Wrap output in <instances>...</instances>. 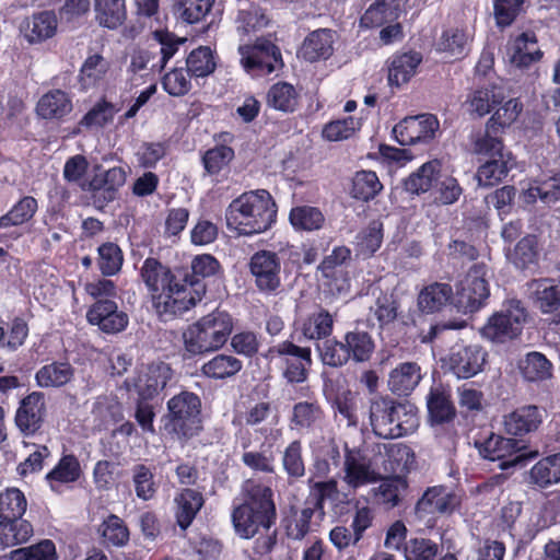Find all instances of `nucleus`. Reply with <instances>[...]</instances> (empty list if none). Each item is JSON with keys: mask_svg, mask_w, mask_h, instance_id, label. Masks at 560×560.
I'll return each mask as SVG.
<instances>
[{"mask_svg": "<svg viewBox=\"0 0 560 560\" xmlns=\"http://www.w3.org/2000/svg\"><path fill=\"white\" fill-rule=\"evenodd\" d=\"M27 500L19 488H7L0 492V518H23Z\"/></svg>", "mask_w": 560, "mask_h": 560, "instance_id": "61", "label": "nucleus"}, {"mask_svg": "<svg viewBox=\"0 0 560 560\" xmlns=\"http://www.w3.org/2000/svg\"><path fill=\"white\" fill-rule=\"evenodd\" d=\"M218 55L209 46H198L194 48L187 56L185 65L189 74L194 79H203L211 75L218 66Z\"/></svg>", "mask_w": 560, "mask_h": 560, "instance_id": "43", "label": "nucleus"}, {"mask_svg": "<svg viewBox=\"0 0 560 560\" xmlns=\"http://www.w3.org/2000/svg\"><path fill=\"white\" fill-rule=\"evenodd\" d=\"M266 103L276 110L293 113L299 106V93L291 83L279 81L269 88Z\"/></svg>", "mask_w": 560, "mask_h": 560, "instance_id": "46", "label": "nucleus"}, {"mask_svg": "<svg viewBox=\"0 0 560 560\" xmlns=\"http://www.w3.org/2000/svg\"><path fill=\"white\" fill-rule=\"evenodd\" d=\"M103 544L109 547H122L128 544L130 533L122 518L108 515L100 527Z\"/></svg>", "mask_w": 560, "mask_h": 560, "instance_id": "59", "label": "nucleus"}, {"mask_svg": "<svg viewBox=\"0 0 560 560\" xmlns=\"http://www.w3.org/2000/svg\"><path fill=\"white\" fill-rule=\"evenodd\" d=\"M238 52L241 61L247 72L268 75L282 66L281 51L271 40L259 37L254 45H241Z\"/></svg>", "mask_w": 560, "mask_h": 560, "instance_id": "12", "label": "nucleus"}, {"mask_svg": "<svg viewBox=\"0 0 560 560\" xmlns=\"http://www.w3.org/2000/svg\"><path fill=\"white\" fill-rule=\"evenodd\" d=\"M525 317L524 308L518 306L514 310L508 308L506 311L497 312L488 318L480 329V334L492 342L504 343L521 335L522 323Z\"/></svg>", "mask_w": 560, "mask_h": 560, "instance_id": "14", "label": "nucleus"}, {"mask_svg": "<svg viewBox=\"0 0 560 560\" xmlns=\"http://www.w3.org/2000/svg\"><path fill=\"white\" fill-rule=\"evenodd\" d=\"M506 259L518 270H530L538 266L539 244L534 234L522 237L513 248L506 250Z\"/></svg>", "mask_w": 560, "mask_h": 560, "instance_id": "32", "label": "nucleus"}, {"mask_svg": "<svg viewBox=\"0 0 560 560\" xmlns=\"http://www.w3.org/2000/svg\"><path fill=\"white\" fill-rule=\"evenodd\" d=\"M46 413L45 394L32 392L21 399L15 411L14 422L24 436H33L42 430Z\"/></svg>", "mask_w": 560, "mask_h": 560, "instance_id": "15", "label": "nucleus"}, {"mask_svg": "<svg viewBox=\"0 0 560 560\" xmlns=\"http://www.w3.org/2000/svg\"><path fill=\"white\" fill-rule=\"evenodd\" d=\"M407 0H375L361 16V25L368 28L380 27L398 20Z\"/></svg>", "mask_w": 560, "mask_h": 560, "instance_id": "29", "label": "nucleus"}, {"mask_svg": "<svg viewBox=\"0 0 560 560\" xmlns=\"http://www.w3.org/2000/svg\"><path fill=\"white\" fill-rule=\"evenodd\" d=\"M428 416L432 424H444L456 417V408L448 390L443 386H432L427 395Z\"/></svg>", "mask_w": 560, "mask_h": 560, "instance_id": "28", "label": "nucleus"}, {"mask_svg": "<svg viewBox=\"0 0 560 560\" xmlns=\"http://www.w3.org/2000/svg\"><path fill=\"white\" fill-rule=\"evenodd\" d=\"M223 272L220 261L211 254L196 255L190 266L171 268L158 258L148 257L140 277L151 294L152 307L161 322L182 317L206 295V281Z\"/></svg>", "mask_w": 560, "mask_h": 560, "instance_id": "1", "label": "nucleus"}, {"mask_svg": "<svg viewBox=\"0 0 560 560\" xmlns=\"http://www.w3.org/2000/svg\"><path fill=\"white\" fill-rule=\"evenodd\" d=\"M74 373V368L68 361H54L37 370L35 381L42 388H59L69 384Z\"/></svg>", "mask_w": 560, "mask_h": 560, "instance_id": "38", "label": "nucleus"}, {"mask_svg": "<svg viewBox=\"0 0 560 560\" xmlns=\"http://www.w3.org/2000/svg\"><path fill=\"white\" fill-rule=\"evenodd\" d=\"M315 511L304 503L302 509L292 506L290 515L283 520L285 535L293 540H302L311 532Z\"/></svg>", "mask_w": 560, "mask_h": 560, "instance_id": "53", "label": "nucleus"}, {"mask_svg": "<svg viewBox=\"0 0 560 560\" xmlns=\"http://www.w3.org/2000/svg\"><path fill=\"white\" fill-rule=\"evenodd\" d=\"M488 352L476 343L456 342L442 359V368L458 378H470L483 371Z\"/></svg>", "mask_w": 560, "mask_h": 560, "instance_id": "10", "label": "nucleus"}, {"mask_svg": "<svg viewBox=\"0 0 560 560\" xmlns=\"http://www.w3.org/2000/svg\"><path fill=\"white\" fill-rule=\"evenodd\" d=\"M350 360L363 363L371 360L375 351V342L372 335L365 330L355 328L343 336Z\"/></svg>", "mask_w": 560, "mask_h": 560, "instance_id": "48", "label": "nucleus"}, {"mask_svg": "<svg viewBox=\"0 0 560 560\" xmlns=\"http://www.w3.org/2000/svg\"><path fill=\"white\" fill-rule=\"evenodd\" d=\"M248 270L259 293L273 295L279 292L282 285V262L275 250L255 252L249 258Z\"/></svg>", "mask_w": 560, "mask_h": 560, "instance_id": "11", "label": "nucleus"}, {"mask_svg": "<svg viewBox=\"0 0 560 560\" xmlns=\"http://www.w3.org/2000/svg\"><path fill=\"white\" fill-rule=\"evenodd\" d=\"M325 417L320 402L308 399L293 405L289 423L292 430L310 433L323 425Z\"/></svg>", "mask_w": 560, "mask_h": 560, "instance_id": "24", "label": "nucleus"}, {"mask_svg": "<svg viewBox=\"0 0 560 560\" xmlns=\"http://www.w3.org/2000/svg\"><path fill=\"white\" fill-rule=\"evenodd\" d=\"M518 369L527 382H544L552 376V363L538 351H530L521 359Z\"/></svg>", "mask_w": 560, "mask_h": 560, "instance_id": "47", "label": "nucleus"}, {"mask_svg": "<svg viewBox=\"0 0 560 560\" xmlns=\"http://www.w3.org/2000/svg\"><path fill=\"white\" fill-rule=\"evenodd\" d=\"M109 69V61L101 54L95 52L88 56L78 74V82L81 90L88 91L97 88L106 79Z\"/></svg>", "mask_w": 560, "mask_h": 560, "instance_id": "39", "label": "nucleus"}, {"mask_svg": "<svg viewBox=\"0 0 560 560\" xmlns=\"http://www.w3.org/2000/svg\"><path fill=\"white\" fill-rule=\"evenodd\" d=\"M173 377V370L163 361L152 362L139 371L132 381L140 400H152L166 387Z\"/></svg>", "mask_w": 560, "mask_h": 560, "instance_id": "16", "label": "nucleus"}, {"mask_svg": "<svg viewBox=\"0 0 560 560\" xmlns=\"http://www.w3.org/2000/svg\"><path fill=\"white\" fill-rule=\"evenodd\" d=\"M486 276L487 266L483 262L472 265L467 272L465 284L458 292V300L469 312L480 310L490 295Z\"/></svg>", "mask_w": 560, "mask_h": 560, "instance_id": "18", "label": "nucleus"}, {"mask_svg": "<svg viewBox=\"0 0 560 560\" xmlns=\"http://www.w3.org/2000/svg\"><path fill=\"white\" fill-rule=\"evenodd\" d=\"M343 468L345 481L353 489L374 483L381 479V475L373 468L371 460L359 447L350 448L346 445Z\"/></svg>", "mask_w": 560, "mask_h": 560, "instance_id": "19", "label": "nucleus"}, {"mask_svg": "<svg viewBox=\"0 0 560 560\" xmlns=\"http://www.w3.org/2000/svg\"><path fill=\"white\" fill-rule=\"evenodd\" d=\"M308 495L305 500V504L312 510L324 516L325 502L327 500H335L339 493L338 482L336 479L330 478L328 480H307Z\"/></svg>", "mask_w": 560, "mask_h": 560, "instance_id": "49", "label": "nucleus"}, {"mask_svg": "<svg viewBox=\"0 0 560 560\" xmlns=\"http://www.w3.org/2000/svg\"><path fill=\"white\" fill-rule=\"evenodd\" d=\"M72 101L62 90L54 89L45 93L36 105V113L44 119L60 120L72 110Z\"/></svg>", "mask_w": 560, "mask_h": 560, "instance_id": "33", "label": "nucleus"}, {"mask_svg": "<svg viewBox=\"0 0 560 560\" xmlns=\"http://www.w3.org/2000/svg\"><path fill=\"white\" fill-rule=\"evenodd\" d=\"M378 487L373 488L372 498L375 504L389 511L399 506L409 488L407 478L400 475L389 476L380 479Z\"/></svg>", "mask_w": 560, "mask_h": 560, "instance_id": "25", "label": "nucleus"}, {"mask_svg": "<svg viewBox=\"0 0 560 560\" xmlns=\"http://www.w3.org/2000/svg\"><path fill=\"white\" fill-rule=\"evenodd\" d=\"M201 399L192 392L182 390L166 402L162 416L163 429L167 435L182 443L198 436L203 429Z\"/></svg>", "mask_w": 560, "mask_h": 560, "instance_id": "6", "label": "nucleus"}, {"mask_svg": "<svg viewBox=\"0 0 560 560\" xmlns=\"http://www.w3.org/2000/svg\"><path fill=\"white\" fill-rule=\"evenodd\" d=\"M474 446L482 458L499 462V467L502 470L523 466L526 462L538 456V451L522 453L518 441L513 438H505L492 431H489L485 435L479 433L474 440Z\"/></svg>", "mask_w": 560, "mask_h": 560, "instance_id": "8", "label": "nucleus"}, {"mask_svg": "<svg viewBox=\"0 0 560 560\" xmlns=\"http://www.w3.org/2000/svg\"><path fill=\"white\" fill-rule=\"evenodd\" d=\"M319 359L324 365L330 368H341L350 361L346 341L336 338H326L322 342L316 343Z\"/></svg>", "mask_w": 560, "mask_h": 560, "instance_id": "58", "label": "nucleus"}, {"mask_svg": "<svg viewBox=\"0 0 560 560\" xmlns=\"http://www.w3.org/2000/svg\"><path fill=\"white\" fill-rule=\"evenodd\" d=\"M95 19L109 30L119 27L127 18L125 0H94Z\"/></svg>", "mask_w": 560, "mask_h": 560, "instance_id": "51", "label": "nucleus"}, {"mask_svg": "<svg viewBox=\"0 0 560 560\" xmlns=\"http://www.w3.org/2000/svg\"><path fill=\"white\" fill-rule=\"evenodd\" d=\"M383 189L377 174L374 171H359L352 178L350 195L352 198L369 202Z\"/></svg>", "mask_w": 560, "mask_h": 560, "instance_id": "52", "label": "nucleus"}, {"mask_svg": "<svg viewBox=\"0 0 560 560\" xmlns=\"http://www.w3.org/2000/svg\"><path fill=\"white\" fill-rule=\"evenodd\" d=\"M334 317L326 308L319 307L300 323V331L307 340L320 341L334 331Z\"/></svg>", "mask_w": 560, "mask_h": 560, "instance_id": "37", "label": "nucleus"}, {"mask_svg": "<svg viewBox=\"0 0 560 560\" xmlns=\"http://www.w3.org/2000/svg\"><path fill=\"white\" fill-rule=\"evenodd\" d=\"M529 482L539 489H547L560 482V452L541 457L530 468Z\"/></svg>", "mask_w": 560, "mask_h": 560, "instance_id": "35", "label": "nucleus"}, {"mask_svg": "<svg viewBox=\"0 0 560 560\" xmlns=\"http://www.w3.org/2000/svg\"><path fill=\"white\" fill-rule=\"evenodd\" d=\"M34 529L31 522L24 518H0V547L10 548L30 540Z\"/></svg>", "mask_w": 560, "mask_h": 560, "instance_id": "45", "label": "nucleus"}, {"mask_svg": "<svg viewBox=\"0 0 560 560\" xmlns=\"http://www.w3.org/2000/svg\"><path fill=\"white\" fill-rule=\"evenodd\" d=\"M545 416L546 410L536 405L517 407L504 416V430L512 436H525L540 428Z\"/></svg>", "mask_w": 560, "mask_h": 560, "instance_id": "21", "label": "nucleus"}, {"mask_svg": "<svg viewBox=\"0 0 560 560\" xmlns=\"http://www.w3.org/2000/svg\"><path fill=\"white\" fill-rule=\"evenodd\" d=\"M235 156L233 148L225 144H218L207 150L202 155V165L206 174L214 176L229 166Z\"/></svg>", "mask_w": 560, "mask_h": 560, "instance_id": "63", "label": "nucleus"}, {"mask_svg": "<svg viewBox=\"0 0 560 560\" xmlns=\"http://www.w3.org/2000/svg\"><path fill=\"white\" fill-rule=\"evenodd\" d=\"M460 504L454 491L446 486L427 488L416 503L415 511L419 517L434 514H452Z\"/></svg>", "mask_w": 560, "mask_h": 560, "instance_id": "20", "label": "nucleus"}, {"mask_svg": "<svg viewBox=\"0 0 560 560\" xmlns=\"http://www.w3.org/2000/svg\"><path fill=\"white\" fill-rule=\"evenodd\" d=\"M421 369L416 362L398 364L389 374L388 387L398 396L409 395L420 383Z\"/></svg>", "mask_w": 560, "mask_h": 560, "instance_id": "34", "label": "nucleus"}, {"mask_svg": "<svg viewBox=\"0 0 560 560\" xmlns=\"http://www.w3.org/2000/svg\"><path fill=\"white\" fill-rule=\"evenodd\" d=\"M89 324L97 326L105 334H118L125 330L129 323L128 315L119 310L112 299L96 300L86 312Z\"/></svg>", "mask_w": 560, "mask_h": 560, "instance_id": "17", "label": "nucleus"}, {"mask_svg": "<svg viewBox=\"0 0 560 560\" xmlns=\"http://www.w3.org/2000/svg\"><path fill=\"white\" fill-rule=\"evenodd\" d=\"M38 209L37 200L24 196L3 215L0 217V229L22 225L33 219Z\"/></svg>", "mask_w": 560, "mask_h": 560, "instance_id": "56", "label": "nucleus"}, {"mask_svg": "<svg viewBox=\"0 0 560 560\" xmlns=\"http://www.w3.org/2000/svg\"><path fill=\"white\" fill-rule=\"evenodd\" d=\"M440 128L433 114H421L401 119L393 128V136L400 145L428 144Z\"/></svg>", "mask_w": 560, "mask_h": 560, "instance_id": "13", "label": "nucleus"}, {"mask_svg": "<svg viewBox=\"0 0 560 560\" xmlns=\"http://www.w3.org/2000/svg\"><path fill=\"white\" fill-rule=\"evenodd\" d=\"M522 109L523 105L518 100L512 98L506 101L488 119L485 133L481 137L502 139L501 135L505 128L510 127L517 119Z\"/></svg>", "mask_w": 560, "mask_h": 560, "instance_id": "36", "label": "nucleus"}, {"mask_svg": "<svg viewBox=\"0 0 560 560\" xmlns=\"http://www.w3.org/2000/svg\"><path fill=\"white\" fill-rule=\"evenodd\" d=\"M234 328V319L219 308L189 325L183 332L185 358H194L221 349Z\"/></svg>", "mask_w": 560, "mask_h": 560, "instance_id": "5", "label": "nucleus"}, {"mask_svg": "<svg viewBox=\"0 0 560 560\" xmlns=\"http://www.w3.org/2000/svg\"><path fill=\"white\" fill-rule=\"evenodd\" d=\"M58 21L54 11H40L32 15L25 30V38L30 44L43 43L55 36Z\"/></svg>", "mask_w": 560, "mask_h": 560, "instance_id": "41", "label": "nucleus"}, {"mask_svg": "<svg viewBox=\"0 0 560 560\" xmlns=\"http://www.w3.org/2000/svg\"><path fill=\"white\" fill-rule=\"evenodd\" d=\"M289 220L294 230L311 232L322 229L325 217L316 207L298 206L291 209Z\"/></svg>", "mask_w": 560, "mask_h": 560, "instance_id": "60", "label": "nucleus"}, {"mask_svg": "<svg viewBox=\"0 0 560 560\" xmlns=\"http://www.w3.org/2000/svg\"><path fill=\"white\" fill-rule=\"evenodd\" d=\"M442 177V164L439 160L423 163L402 180L404 190L410 195H421L436 188Z\"/></svg>", "mask_w": 560, "mask_h": 560, "instance_id": "26", "label": "nucleus"}, {"mask_svg": "<svg viewBox=\"0 0 560 560\" xmlns=\"http://www.w3.org/2000/svg\"><path fill=\"white\" fill-rule=\"evenodd\" d=\"M281 463L290 482L298 481L305 476L306 466L303 456V445L300 440L291 441L284 447Z\"/></svg>", "mask_w": 560, "mask_h": 560, "instance_id": "54", "label": "nucleus"}, {"mask_svg": "<svg viewBox=\"0 0 560 560\" xmlns=\"http://www.w3.org/2000/svg\"><path fill=\"white\" fill-rule=\"evenodd\" d=\"M97 267L103 277H113L120 272L124 253L114 242H105L97 247Z\"/></svg>", "mask_w": 560, "mask_h": 560, "instance_id": "57", "label": "nucleus"}, {"mask_svg": "<svg viewBox=\"0 0 560 560\" xmlns=\"http://www.w3.org/2000/svg\"><path fill=\"white\" fill-rule=\"evenodd\" d=\"M243 369V362L232 354L219 353L201 365V375L211 380H226Z\"/></svg>", "mask_w": 560, "mask_h": 560, "instance_id": "44", "label": "nucleus"}, {"mask_svg": "<svg viewBox=\"0 0 560 560\" xmlns=\"http://www.w3.org/2000/svg\"><path fill=\"white\" fill-rule=\"evenodd\" d=\"M534 32H524L508 47L510 61L517 68H527L542 57Z\"/></svg>", "mask_w": 560, "mask_h": 560, "instance_id": "31", "label": "nucleus"}, {"mask_svg": "<svg viewBox=\"0 0 560 560\" xmlns=\"http://www.w3.org/2000/svg\"><path fill=\"white\" fill-rule=\"evenodd\" d=\"M301 56L308 62L327 60L334 54V32L328 28H319L311 32L301 47Z\"/></svg>", "mask_w": 560, "mask_h": 560, "instance_id": "30", "label": "nucleus"}, {"mask_svg": "<svg viewBox=\"0 0 560 560\" xmlns=\"http://www.w3.org/2000/svg\"><path fill=\"white\" fill-rule=\"evenodd\" d=\"M385 457L384 468L393 476L409 472L416 460L412 448L402 443L385 445Z\"/></svg>", "mask_w": 560, "mask_h": 560, "instance_id": "50", "label": "nucleus"}, {"mask_svg": "<svg viewBox=\"0 0 560 560\" xmlns=\"http://www.w3.org/2000/svg\"><path fill=\"white\" fill-rule=\"evenodd\" d=\"M10 560H57L56 546L50 539H43L39 542L12 550Z\"/></svg>", "mask_w": 560, "mask_h": 560, "instance_id": "64", "label": "nucleus"}, {"mask_svg": "<svg viewBox=\"0 0 560 560\" xmlns=\"http://www.w3.org/2000/svg\"><path fill=\"white\" fill-rule=\"evenodd\" d=\"M503 100L504 95L501 89L491 84L474 90L467 96L465 104L470 113L482 117L489 114L497 105L502 104Z\"/></svg>", "mask_w": 560, "mask_h": 560, "instance_id": "42", "label": "nucleus"}, {"mask_svg": "<svg viewBox=\"0 0 560 560\" xmlns=\"http://www.w3.org/2000/svg\"><path fill=\"white\" fill-rule=\"evenodd\" d=\"M267 357L278 358L282 364V377L290 384H301L308 378L313 364L310 347H301L292 340H283L268 349Z\"/></svg>", "mask_w": 560, "mask_h": 560, "instance_id": "9", "label": "nucleus"}, {"mask_svg": "<svg viewBox=\"0 0 560 560\" xmlns=\"http://www.w3.org/2000/svg\"><path fill=\"white\" fill-rule=\"evenodd\" d=\"M422 54L415 50L396 52L389 59L388 83L400 86L410 81L422 62Z\"/></svg>", "mask_w": 560, "mask_h": 560, "instance_id": "27", "label": "nucleus"}, {"mask_svg": "<svg viewBox=\"0 0 560 560\" xmlns=\"http://www.w3.org/2000/svg\"><path fill=\"white\" fill-rule=\"evenodd\" d=\"M117 108L105 97L98 100L93 107L80 119L79 126L86 129L104 128L113 121Z\"/></svg>", "mask_w": 560, "mask_h": 560, "instance_id": "62", "label": "nucleus"}, {"mask_svg": "<svg viewBox=\"0 0 560 560\" xmlns=\"http://www.w3.org/2000/svg\"><path fill=\"white\" fill-rule=\"evenodd\" d=\"M453 290L448 283L434 282L425 285L418 294L417 304L421 313L439 312L452 299Z\"/></svg>", "mask_w": 560, "mask_h": 560, "instance_id": "40", "label": "nucleus"}, {"mask_svg": "<svg viewBox=\"0 0 560 560\" xmlns=\"http://www.w3.org/2000/svg\"><path fill=\"white\" fill-rule=\"evenodd\" d=\"M476 154L485 156L486 161L478 170L476 177L480 186L493 187L503 182L514 166L512 153L505 150L502 139L479 137L474 142Z\"/></svg>", "mask_w": 560, "mask_h": 560, "instance_id": "7", "label": "nucleus"}, {"mask_svg": "<svg viewBox=\"0 0 560 560\" xmlns=\"http://www.w3.org/2000/svg\"><path fill=\"white\" fill-rule=\"evenodd\" d=\"M277 505L271 486L260 478H248L241 485L240 495L233 500L231 523L236 536L254 539V555H270L278 545Z\"/></svg>", "mask_w": 560, "mask_h": 560, "instance_id": "2", "label": "nucleus"}, {"mask_svg": "<svg viewBox=\"0 0 560 560\" xmlns=\"http://www.w3.org/2000/svg\"><path fill=\"white\" fill-rule=\"evenodd\" d=\"M278 206L267 189L245 191L225 210L226 226L238 236H254L270 230L277 222Z\"/></svg>", "mask_w": 560, "mask_h": 560, "instance_id": "3", "label": "nucleus"}, {"mask_svg": "<svg viewBox=\"0 0 560 560\" xmlns=\"http://www.w3.org/2000/svg\"><path fill=\"white\" fill-rule=\"evenodd\" d=\"M126 182V173L119 167L115 166L107 170L102 179L94 178L92 182L94 196L103 199L105 202H110L116 199L118 188Z\"/></svg>", "mask_w": 560, "mask_h": 560, "instance_id": "55", "label": "nucleus"}, {"mask_svg": "<svg viewBox=\"0 0 560 560\" xmlns=\"http://www.w3.org/2000/svg\"><path fill=\"white\" fill-rule=\"evenodd\" d=\"M83 471L78 456L65 448L56 465L45 475V482L55 493H60L63 486L75 483Z\"/></svg>", "mask_w": 560, "mask_h": 560, "instance_id": "22", "label": "nucleus"}, {"mask_svg": "<svg viewBox=\"0 0 560 560\" xmlns=\"http://www.w3.org/2000/svg\"><path fill=\"white\" fill-rule=\"evenodd\" d=\"M370 421L375 435L398 439L412 434L420 424L419 411L410 401L378 397L371 401Z\"/></svg>", "mask_w": 560, "mask_h": 560, "instance_id": "4", "label": "nucleus"}, {"mask_svg": "<svg viewBox=\"0 0 560 560\" xmlns=\"http://www.w3.org/2000/svg\"><path fill=\"white\" fill-rule=\"evenodd\" d=\"M206 503L201 491L183 488L174 498V517L180 530L186 532Z\"/></svg>", "mask_w": 560, "mask_h": 560, "instance_id": "23", "label": "nucleus"}]
</instances>
